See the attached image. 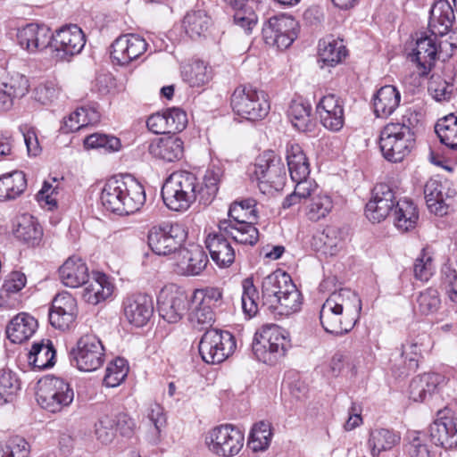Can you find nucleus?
I'll return each mask as SVG.
<instances>
[{"mask_svg": "<svg viewBox=\"0 0 457 457\" xmlns=\"http://www.w3.org/2000/svg\"><path fill=\"white\" fill-rule=\"evenodd\" d=\"M435 131L442 144L453 150H457V115L450 113L438 120Z\"/></svg>", "mask_w": 457, "mask_h": 457, "instance_id": "nucleus-51", "label": "nucleus"}, {"mask_svg": "<svg viewBox=\"0 0 457 457\" xmlns=\"http://www.w3.org/2000/svg\"><path fill=\"white\" fill-rule=\"evenodd\" d=\"M343 241L340 231L335 227H328L321 233L313 237L312 245L325 255L334 256L342 248Z\"/></svg>", "mask_w": 457, "mask_h": 457, "instance_id": "nucleus-43", "label": "nucleus"}, {"mask_svg": "<svg viewBox=\"0 0 457 457\" xmlns=\"http://www.w3.org/2000/svg\"><path fill=\"white\" fill-rule=\"evenodd\" d=\"M455 194V190L450 188L447 181L442 182L436 179H430L424 186V195L428 208L436 215L447 214Z\"/></svg>", "mask_w": 457, "mask_h": 457, "instance_id": "nucleus-20", "label": "nucleus"}, {"mask_svg": "<svg viewBox=\"0 0 457 457\" xmlns=\"http://www.w3.org/2000/svg\"><path fill=\"white\" fill-rule=\"evenodd\" d=\"M230 104L237 115L252 121L266 117L270 108L267 94L251 86L237 87L231 96Z\"/></svg>", "mask_w": 457, "mask_h": 457, "instance_id": "nucleus-8", "label": "nucleus"}, {"mask_svg": "<svg viewBox=\"0 0 457 457\" xmlns=\"http://www.w3.org/2000/svg\"><path fill=\"white\" fill-rule=\"evenodd\" d=\"M311 111L312 107L309 104L293 100L289 105L287 116L296 129L304 132L312 127Z\"/></svg>", "mask_w": 457, "mask_h": 457, "instance_id": "nucleus-52", "label": "nucleus"}, {"mask_svg": "<svg viewBox=\"0 0 457 457\" xmlns=\"http://www.w3.org/2000/svg\"><path fill=\"white\" fill-rule=\"evenodd\" d=\"M395 224L403 230L408 231L415 227L419 214L414 204L409 199L399 200L394 210Z\"/></svg>", "mask_w": 457, "mask_h": 457, "instance_id": "nucleus-49", "label": "nucleus"}, {"mask_svg": "<svg viewBox=\"0 0 457 457\" xmlns=\"http://www.w3.org/2000/svg\"><path fill=\"white\" fill-rule=\"evenodd\" d=\"M256 202L254 199L249 198L240 202H235L228 209V220L221 221H230L231 223L250 222L254 224L257 220V210L255 208Z\"/></svg>", "mask_w": 457, "mask_h": 457, "instance_id": "nucleus-48", "label": "nucleus"}, {"mask_svg": "<svg viewBox=\"0 0 457 457\" xmlns=\"http://www.w3.org/2000/svg\"><path fill=\"white\" fill-rule=\"evenodd\" d=\"M286 157L292 179H302L309 176V162L300 145L287 144Z\"/></svg>", "mask_w": 457, "mask_h": 457, "instance_id": "nucleus-41", "label": "nucleus"}, {"mask_svg": "<svg viewBox=\"0 0 457 457\" xmlns=\"http://www.w3.org/2000/svg\"><path fill=\"white\" fill-rule=\"evenodd\" d=\"M160 316L169 323L179 321L188 310V296L185 290L170 285L162 288L157 297Z\"/></svg>", "mask_w": 457, "mask_h": 457, "instance_id": "nucleus-16", "label": "nucleus"}, {"mask_svg": "<svg viewBox=\"0 0 457 457\" xmlns=\"http://www.w3.org/2000/svg\"><path fill=\"white\" fill-rule=\"evenodd\" d=\"M37 321L27 313L17 314L6 328L7 337L14 344L28 340L36 331Z\"/></svg>", "mask_w": 457, "mask_h": 457, "instance_id": "nucleus-38", "label": "nucleus"}, {"mask_svg": "<svg viewBox=\"0 0 457 457\" xmlns=\"http://www.w3.org/2000/svg\"><path fill=\"white\" fill-rule=\"evenodd\" d=\"M62 282L70 287H79L88 279V269L81 258H68L59 269Z\"/></svg>", "mask_w": 457, "mask_h": 457, "instance_id": "nucleus-34", "label": "nucleus"}, {"mask_svg": "<svg viewBox=\"0 0 457 457\" xmlns=\"http://www.w3.org/2000/svg\"><path fill=\"white\" fill-rule=\"evenodd\" d=\"M431 440L444 448L457 447V418L446 415L445 411H438L437 418L429 426Z\"/></svg>", "mask_w": 457, "mask_h": 457, "instance_id": "nucleus-24", "label": "nucleus"}, {"mask_svg": "<svg viewBox=\"0 0 457 457\" xmlns=\"http://www.w3.org/2000/svg\"><path fill=\"white\" fill-rule=\"evenodd\" d=\"M212 25V19L204 10L188 12L183 21L185 31L191 38L205 37Z\"/></svg>", "mask_w": 457, "mask_h": 457, "instance_id": "nucleus-44", "label": "nucleus"}, {"mask_svg": "<svg viewBox=\"0 0 457 457\" xmlns=\"http://www.w3.org/2000/svg\"><path fill=\"white\" fill-rule=\"evenodd\" d=\"M406 115L403 122H392L386 125L380 131L379 147L385 159L392 162H402L412 150L415 144L412 123Z\"/></svg>", "mask_w": 457, "mask_h": 457, "instance_id": "nucleus-5", "label": "nucleus"}, {"mask_svg": "<svg viewBox=\"0 0 457 457\" xmlns=\"http://www.w3.org/2000/svg\"><path fill=\"white\" fill-rule=\"evenodd\" d=\"M16 37L21 48L27 50L29 53L34 54L50 46L53 34L50 29L46 25L29 23L18 29Z\"/></svg>", "mask_w": 457, "mask_h": 457, "instance_id": "nucleus-22", "label": "nucleus"}, {"mask_svg": "<svg viewBox=\"0 0 457 457\" xmlns=\"http://www.w3.org/2000/svg\"><path fill=\"white\" fill-rule=\"evenodd\" d=\"M29 362L35 369L45 370L54 364L55 350L50 340L34 343L29 353Z\"/></svg>", "mask_w": 457, "mask_h": 457, "instance_id": "nucleus-46", "label": "nucleus"}, {"mask_svg": "<svg viewBox=\"0 0 457 457\" xmlns=\"http://www.w3.org/2000/svg\"><path fill=\"white\" fill-rule=\"evenodd\" d=\"M221 171L219 168H212L206 170L203 183H199V203L207 205L214 199L220 181Z\"/></svg>", "mask_w": 457, "mask_h": 457, "instance_id": "nucleus-53", "label": "nucleus"}, {"mask_svg": "<svg viewBox=\"0 0 457 457\" xmlns=\"http://www.w3.org/2000/svg\"><path fill=\"white\" fill-rule=\"evenodd\" d=\"M86 148H102L105 152H115L120 148V141L114 136L94 133L84 139Z\"/></svg>", "mask_w": 457, "mask_h": 457, "instance_id": "nucleus-62", "label": "nucleus"}, {"mask_svg": "<svg viewBox=\"0 0 457 457\" xmlns=\"http://www.w3.org/2000/svg\"><path fill=\"white\" fill-rule=\"evenodd\" d=\"M321 124L332 131H339L345 122L344 107L339 97L333 94L324 96L316 107Z\"/></svg>", "mask_w": 457, "mask_h": 457, "instance_id": "nucleus-26", "label": "nucleus"}, {"mask_svg": "<svg viewBox=\"0 0 457 457\" xmlns=\"http://www.w3.org/2000/svg\"><path fill=\"white\" fill-rule=\"evenodd\" d=\"M104 207L120 215L138 211L145 202L144 187L132 176H115L109 179L101 192Z\"/></svg>", "mask_w": 457, "mask_h": 457, "instance_id": "nucleus-2", "label": "nucleus"}, {"mask_svg": "<svg viewBox=\"0 0 457 457\" xmlns=\"http://www.w3.org/2000/svg\"><path fill=\"white\" fill-rule=\"evenodd\" d=\"M36 397L43 409L54 413L73 402L74 391L64 379L47 376L38 381Z\"/></svg>", "mask_w": 457, "mask_h": 457, "instance_id": "nucleus-9", "label": "nucleus"}, {"mask_svg": "<svg viewBox=\"0 0 457 457\" xmlns=\"http://www.w3.org/2000/svg\"><path fill=\"white\" fill-rule=\"evenodd\" d=\"M251 179L257 182L260 191L264 195L282 189L286 169L281 158L274 151L263 152L256 159Z\"/></svg>", "mask_w": 457, "mask_h": 457, "instance_id": "nucleus-7", "label": "nucleus"}, {"mask_svg": "<svg viewBox=\"0 0 457 457\" xmlns=\"http://www.w3.org/2000/svg\"><path fill=\"white\" fill-rule=\"evenodd\" d=\"M395 194L386 184L377 185L372 192V198L365 208L367 218L373 222H380L393 211Z\"/></svg>", "mask_w": 457, "mask_h": 457, "instance_id": "nucleus-23", "label": "nucleus"}, {"mask_svg": "<svg viewBox=\"0 0 457 457\" xmlns=\"http://www.w3.org/2000/svg\"><path fill=\"white\" fill-rule=\"evenodd\" d=\"M401 94L392 85L380 87L373 97V108L377 117L387 118L399 106Z\"/></svg>", "mask_w": 457, "mask_h": 457, "instance_id": "nucleus-35", "label": "nucleus"}, {"mask_svg": "<svg viewBox=\"0 0 457 457\" xmlns=\"http://www.w3.org/2000/svg\"><path fill=\"white\" fill-rule=\"evenodd\" d=\"M99 120L100 113L96 107L82 106L64 118L61 129L63 133H71L87 125L97 123Z\"/></svg>", "mask_w": 457, "mask_h": 457, "instance_id": "nucleus-40", "label": "nucleus"}, {"mask_svg": "<svg viewBox=\"0 0 457 457\" xmlns=\"http://www.w3.org/2000/svg\"><path fill=\"white\" fill-rule=\"evenodd\" d=\"M83 286L82 298L93 305L106 300L113 291V286L108 277L101 272H94L91 279H87Z\"/></svg>", "mask_w": 457, "mask_h": 457, "instance_id": "nucleus-32", "label": "nucleus"}, {"mask_svg": "<svg viewBox=\"0 0 457 457\" xmlns=\"http://www.w3.org/2000/svg\"><path fill=\"white\" fill-rule=\"evenodd\" d=\"M400 441V436L392 430L380 428L373 431L370 439L373 454L391 449Z\"/></svg>", "mask_w": 457, "mask_h": 457, "instance_id": "nucleus-58", "label": "nucleus"}, {"mask_svg": "<svg viewBox=\"0 0 457 457\" xmlns=\"http://www.w3.org/2000/svg\"><path fill=\"white\" fill-rule=\"evenodd\" d=\"M182 78L192 87L204 86L212 79V69L203 61H195L182 70Z\"/></svg>", "mask_w": 457, "mask_h": 457, "instance_id": "nucleus-50", "label": "nucleus"}, {"mask_svg": "<svg viewBox=\"0 0 457 457\" xmlns=\"http://www.w3.org/2000/svg\"><path fill=\"white\" fill-rule=\"evenodd\" d=\"M148 151L154 158L171 162L183 157L184 143L176 136L160 137L150 143Z\"/></svg>", "mask_w": 457, "mask_h": 457, "instance_id": "nucleus-31", "label": "nucleus"}, {"mask_svg": "<svg viewBox=\"0 0 457 457\" xmlns=\"http://www.w3.org/2000/svg\"><path fill=\"white\" fill-rule=\"evenodd\" d=\"M209 260L198 245L179 248L176 254V272L183 276H197L206 268Z\"/></svg>", "mask_w": 457, "mask_h": 457, "instance_id": "nucleus-21", "label": "nucleus"}, {"mask_svg": "<svg viewBox=\"0 0 457 457\" xmlns=\"http://www.w3.org/2000/svg\"><path fill=\"white\" fill-rule=\"evenodd\" d=\"M128 372L127 361L123 358H117L108 364L104 383L108 387H115L126 378Z\"/></svg>", "mask_w": 457, "mask_h": 457, "instance_id": "nucleus-59", "label": "nucleus"}, {"mask_svg": "<svg viewBox=\"0 0 457 457\" xmlns=\"http://www.w3.org/2000/svg\"><path fill=\"white\" fill-rule=\"evenodd\" d=\"M234 9V22L241 27L246 33H250L256 26L258 17L255 11L262 0H224Z\"/></svg>", "mask_w": 457, "mask_h": 457, "instance_id": "nucleus-33", "label": "nucleus"}, {"mask_svg": "<svg viewBox=\"0 0 457 457\" xmlns=\"http://www.w3.org/2000/svg\"><path fill=\"white\" fill-rule=\"evenodd\" d=\"M187 233L179 223H162L154 226L148 232V245L158 255L174 253L186 240Z\"/></svg>", "mask_w": 457, "mask_h": 457, "instance_id": "nucleus-14", "label": "nucleus"}, {"mask_svg": "<svg viewBox=\"0 0 457 457\" xmlns=\"http://www.w3.org/2000/svg\"><path fill=\"white\" fill-rule=\"evenodd\" d=\"M361 311L360 296L350 288L332 292L321 305L320 320L327 333L343 336L355 326Z\"/></svg>", "mask_w": 457, "mask_h": 457, "instance_id": "nucleus-1", "label": "nucleus"}, {"mask_svg": "<svg viewBox=\"0 0 457 457\" xmlns=\"http://www.w3.org/2000/svg\"><path fill=\"white\" fill-rule=\"evenodd\" d=\"M333 201L328 195H317L311 198L306 207V216L312 221L325 218L333 209Z\"/></svg>", "mask_w": 457, "mask_h": 457, "instance_id": "nucleus-56", "label": "nucleus"}, {"mask_svg": "<svg viewBox=\"0 0 457 457\" xmlns=\"http://www.w3.org/2000/svg\"><path fill=\"white\" fill-rule=\"evenodd\" d=\"M235 348L236 342L232 334L216 328L206 330L198 345L203 361L209 364L224 361Z\"/></svg>", "mask_w": 457, "mask_h": 457, "instance_id": "nucleus-11", "label": "nucleus"}, {"mask_svg": "<svg viewBox=\"0 0 457 457\" xmlns=\"http://www.w3.org/2000/svg\"><path fill=\"white\" fill-rule=\"evenodd\" d=\"M446 383L444 375L428 372L414 378L410 384V397L415 402H423Z\"/></svg>", "mask_w": 457, "mask_h": 457, "instance_id": "nucleus-29", "label": "nucleus"}, {"mask_svg": "<svg viewBox=\"0 0 457 457\" xmlns=\"http://www.w3.org/2000/svg\"><path fill=\"white\" fill-rule=\"evenodd\" d=\"M86 38L77 25H69L56 30L51 38L50 47L54 57L59 61H69L84 48Z\"/></svg>", "mask_w": 457, "mask_h": 457, "instance_id": "nucleus-15", "label": "nucleus"}, {"mask_svg": "<svg viewBox=\"0 0 457 457\" xmlns=\"http://www.w3.org/2000/svg\"><path fill=\"white\" fill-rule=\"evenodd\" d=\"M446 383L444 375L428 372L414 378L410 384V397L415 402H423Z\"/></svg>", "mask_w": 457, "mask_h": 457, "instance_id": "nucleus-28", "label": "nucleus"}, {"mask_svg": "<svg viewBox=\"0 0 457 457\" xmlns=\"http://www.w3.org/2000/svg\"><path fill=\"white\" fill-rule=\"evenodd\" d=\"M17 375L10 370H0V404L12 402L20 390Z\"/></svg>", "mask_w": 457, "mask_h": 457, "instance_id": "nucleus-57", "label": "nucleus"}, {"mask_svg": "<svg viewBox=\"0 0 457 457\" xmlns=\"http://www.w3.org/2000/svg\"><path fill=\"white\" fill-rule=\"evenodd\" d=\"M271 426L268 421H260L253 425L248 440L249 446L254 452L266 450L271 440Z\"/></svg>", "mask_w": 457, "mask_h": 457, "instance_id": "nucleus-55", "label": "nucleus"}, {"mask_svg": "<svg viewBox=\"0 0 457 457\" xmlns=\"http://www.w3.org/2000/svg\"><path fill=\"white\" fill-rule=\"evenodd\" d=\"M222 303V292L218 287H204L194 290L188 298V308L217 309Z\"/></svg>", "mask_w": 457, "mask_h": 457, "instance_id": "nucleus-47", "label": "nucleus"}, {"mask_svg": "<svg viewBox=\"0 0 457 457\" xmlns=\"http://www.w3.org/2000/svg\"><path fill=\"white\" fill-rule=\"evenodd\" d=\"M29 80L24 75L17 74L8 83L0 86V111H7L13 104L14 98L24 96L29 91Z\"/></svg>", "mask_w": 457, "mask_h": 457, "instance_id": "nucleus-39", "label": "nucleus"}, {"mask_svg": "<svg viewBox=\"0 0 457 457\" xmlns=\"http://www.w3.org/2000/svg\"><path fill=\"white\" fill-rule=\"evenodd\" d=\"M27 187L25 174L15 170L0 177V201L12 200L21 195Z\"/></svg>", "mask_w": 457, "mask_h": 457, "instance_id": "nucleus-45", "label": "nucleus"}, {"mask_svg": "<svg viewBox=\"0 0 457 457\" xmlns=\"http://www.w3.org/2000/svg\"><path fill=\"white\" fill-rule=\"evenodd\" d=\"M252 347L260 361L274 365L286 355L290 340L285 329L275 324H268L255 333Z\"/></svg>", "mask_w": 457, "mask_h": 457, "instance_id": "nucleus-6", "label": "nucleus"}, {"mask_svg": "<svg viewBox=\"0 0 457 457\" xmlns=\"http://www.w3.org/2000/svg\"><path fill=\"white\" fill-rule=\"evenodd\" d=\"M72 362L81 371L98 370L104 361V347L94 334L83 335L71 350Z\"/></svg>", "mask_w": 457, "mask_h": 457, "instance_id": "nucleus-13", "label": "nucleus"}, {"mask_svg": "<svg viewBox=\"0 0 457 457\" xmlns=\"http://www.w3.org/2000/svg\"><path fill=\"white\" fill-rule=\"evenodd\" d=\"M208 451L218 457H235L244 447L245 434L232 424H222L210 429L204 436Z\"/></svg>", "mask_w": 457, "mask_h": 457, "instance_id": "nucleus-10", "label": "nucleus"}, {"mask_svg": "<svg viewBox=\"0 0 457 457\" xmlns=\"http://www.w3.org/2000/svg\"><path fill=\"white\" fill-rule=\"evenodd\" d=\"M147 46L145 39L139 35H121L111 46V58L116 64L127 65L145 54Z\"/></svg>", "mask_w": 457, "mask_h": 457, "instance_id": "nucleus-17", "label": "nucleus"}, {"mask_svg": "<svg viewBox=\"0 0 457 457\" xmlns=\"http://www.w3.org/2000/svg\"><path fill=\"white\" fill-rule=\"evenodd\" d=\"M219 228L237 244L254 245L259 239L258 229L254 224H250V222L220 221Z\"/></svg>", "mask_w": 457, "mask_h": 457, "instance_id": "nucleus-36", "label": "nucleus"}, {"mask_svg": "<svg viewBox=\"0 0 457 457\" xmlns=\"http://www.w3.org/2000/svg\"><path fill=\"white\" fill-rule=\"evenodd\" d=\"M228 237V235L219 229L210 233L205 239L211 258L220 268L229 267L235 261V250Z\"/></svg>", "mask_w": 457, "mask_h": 457, "instance_id": "nucleus-27", "label": "nucleus"}, {"mask_svg": "<svg viewBox=\"0 0 457 457\" xmlns=\"http://www.w3.org/2000/svg\"><path fill=\"white\" fill-rule=\"evenodd\" d=\"M437 54L436 36H424L417 38L415 46L408 58L415 65L419 78H426L434 66Z\"/></svg>", "mask_w": 457, "mask_h": 457, "instance_id": "nucleus-19", "label": "nucleus"}, {"mask_svg": "<svg viewBox=\"0 0 457 457\" xmlns=\"http://www.w3.org/2000/svg\"><path fill=\"white\" fill-rule=\"evenodd\" d=\"M199 181L195 174L186 170L175 171L164 182L162 197L165 205L175 212L187 211L199 201Z\"/></svg>", "mask_w": 457, "mask_h": 457, "instance_id": "nucleus-4", "label": "nucleus"}, {"mask_svg": "<svg viewBox=\"0 0 457 457\" xmlns=\"http://www.w3.org/2000/svg\"><path fill=\"white\" fill-rule=\"evenodd\" d=\"M30 445L23 438L15 436L6 445L0 444V457H29Z\"/></svg>", "mask_w": 457, "mask_h": 457, "instance_id": "nucleus-63", "label": "nucleus"}, {"mask_svg": "<svg viewBox=\"0 0 457 457\" xmlns=\"http://www.w3.org/2000/svg\"><path fill=\"white\" fill-rule=\"evenodd\" d=\"M318 54L320 62L334 67L345 58L347 50L342 39L328 36L319 41Z\"/></svg>", "mask_w": 457, "mask_h": 457, "instance_id": "nucleus-37", "label": "nucleus"}, {"mask_svg": "<svg viewBox=\"0 0 457 457\" xmlns=\"http://www.w3.org/2000/svg\"><path fill=\"white\" fill-rule=\"evenodd\" d=\"M454 21V12L449 2L439 0L430 10L428 28L432 35L442 37L450 31Z\"/></svg>", "mask_w": 457, "mask_h": 457, "instance_id": "nucleus-30", "label": "nucleus"}, {"mask_svg": "<svg viewBox=\"0 0 457 457\" xmlns=\"http://www.w3.org/2000/svg\"><path fill=\"white\" fill-rule=\"evenodd\" d=\"M78 314L76 299L68 292L57 294L49 309L50 324L60 330L69 329L74 323Z\"/></svg>", "mask_w": 457, "mask_h": 457, "instance_id": "nucleus-18", "label": "nucleus"}, {"mask_svg": "<svg viewBox=\"0 0 457 457\" xmlns=\"http://www.w3.org/2000/svg\"><path fill=\"white\" fill-rule=\"evenodd\" d=\"M418 310L421 314L435 313L440 307L441 300L436 289L428 288L421 292L417 298Z\"/></svg>", "mask_w": 457, "mask_h": 457, "instance_id": "nucleus-64", "label": "nucleus"}, {"mask_svg": "<svg viewBox=\"0 0 457 457\" xmlns=\"http://www.w3.org/2000/svg\"><path fill=\"white\" fill-rule=\"evenodd\" d=\"M123 311L127 320L130 324L136 327H143L153 315V299L145 294L129 295L123 302Z\"/></svg>", "mask_w": 457, "mask_h": 457, "instance_id": "nucleus-25", "label": "nucleus"}, {"mask_svg": "<svg viewBox=\"0 0 457 457\" xmlns=\"http://www.w3.org/2000/svg\"><path fill=\"white\" fill-rule=\"evenodd\" d=\"M299 24L291 15L278 14L270 17L262 27L265 43L279 50L288 48L298 35Z\"/></svg>", "mask_w": 457, "mask_h": 457, "instance_id": "nucleus-12", "label": "nucleus"}, {"mask_svg": "<svg viewBox=\"0 0 457 457\" xmlns=\"http://www.w3.org/2000/svg\"><path fill=\"white\" fill-rule=\"evenodd\" d=\"M242 308L245 314L254 316L258 311L259 295L252 278H245L242 283Z\"/></svg>", "mask_w": 457, "mask_h": 457, "instance_id": "nucleus-60", "label": "nucleus"}, {"mask_svg": "<svg viewBox=\"0 0 457 457\" xmlns=\"http://www.w3.org/2000/svg\"><path fill=\"white\" fill-rule=\"evenodd\" d=\"M115 424L113 416L108 414L102 415L95 424V434L97 440L104 445L111 444L117 433Z\"/></svg>", "mask_w": 457, "mask_h": 457, "instance_id": "nucleus-61", "label": "nucleus"}, {"mask_svg": "<svg viewBox=\"0 0 457 457\" xmlns=\"http://www.w3.org/2000/svg\"><path fill=\"white\" fill-rule=\"evenodd\" d=\"M424 338L411 340L403 345L401 357L405 363L406 371H401L400 374H407L409 371H415L419 367V361L421 358L422 352L426 351Z\"/></svg>", "mask_w": 457, "mask_h": 457, "instance_id": "nucleus-54", "label": "nucleus"}, {"mask_svg": "<svg viewBox=\"0 0 457 457\" xmlns=\"http://www.w3.org/2000/svg\"><path fill=\"white\" fill-rule=\"evenodd\" d=\"M14 235L19 240L34 246L40 243L43 229L36 218L29 214H23L18 220Z\"/></svg>", "mask_w": 457, "mask_h": 457, "instance_id": "nucleus-42", "label": "nucleus"}, {"mask_svg": "<svg viewBox=\"0 0 457 457\" xmlns=\"http://www.w3.org/2000/svg\"><path fill=\"white\" fill-rule=\"evenodd\" d=\"M262 302L273 312L289 315L300 310L301 293L287 272L277 270L262 281Z\"/></svg>", "mask_w": 457, "mask_h": 457, "instance_id": "nucleus-3", "label": "nucleus"}]
</instances>
